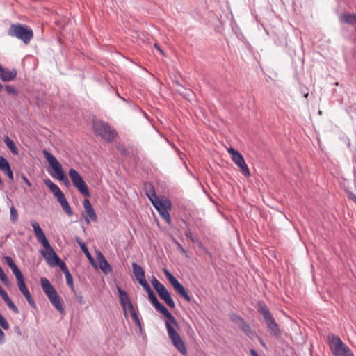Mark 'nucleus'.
<instances>
[{
	"label": "nucleus",
	"mask_w": 356,
	"mask_h": 356,
	"mask_svg": "<svg viewBox=\"0 0 356 356\" xmlns=\"http://www.w3.org/2000/svg\"><path fill=\"white\" fill-rule=\"evenodd\" d=\"M143 288L148 293V298L156 309L168 318V321H165V325L168 337L171 340L172 343L180 353L186 355L187 354V348L181 337L175 330V328L179 327V324L175 316L158 300L149 284L143 286Z\"/></svg>",
	"instance_id": "1"
},
{
	"label": "nucleus",
	"mask_w": 356,
	"mask_h": 356,
	"mask_svg": "<svg viewBox=\"0 0 356 356\" xmlns=\"http://www.w3.org/2000/svg\"><path fill=\"white\" fill-rule=\"evenodd\" d=\"M8 35L22 40L25 44H28L33 38V31L27 25L16 23L10 26Z\"/></svg>",
	"instance_id": "2"
},
{
	"label": "nucleus",
	"mask_w": 356,
	"mask_h": 356,
	"mask_svg": "<svg viewBox=\"0 0 356 356\" xmlns=\"http://www.w3.org/2000/svg\"><path fill=\"white\" fill-rule=\"evenodd\" d=\"M92 129L95 134L106 143L112 142L117 136L115 130L102 120L93 121Z\"/></svg>",
	"instance_id": "3"
},
{
	"label": "nucleus",
	"mask_w": 356,
	"mask_h": 356,
	"mask_svg": "<svg viewBox=\"0 0 356 356\" xmlns=\"http://www.w3.org/2000/svg\"><path fill=\"white\" fill-rule=\"evenodd\" d=\"M42 152L46 160L48 161L49 165L51 167V168L54 170V173L50 172L49 173L54 177H56L59 181H62L65 184H68L69 180L67 179V177L65 173V171L63 170V167L60 162L58 161V159L46 149H43Z\"/></svg>",
	"instance_id": "4"
},
{
	"label": "nucleus",
	"mask_w": 356,
	"mask_h": 356,
	"mask_svg": "<svg viewBox=\"0 0 356 356\" xmlns=\"http://www.w3.org/2000/svg\"><path fill=\"white\" fill-rule=\"evenodd\" d=\"M328 343L334 356H353L350 348L341 341L339 337L334 334L329 335Z\"/></svg>",
	"instance_id": "5"
},
{
	"label": "nucleus",
	"mask_w": 356,
	"mask_h": 356,
	"mask_svg": "<svg viewBox=\"0 0 356 356\" xmlns=\"http://www.w3.org/2000/svg\"><path fill=\"white\" fill-rule=\"evenodd\" d=\"M69 176L74 186L76 188L84 197H89L90 196V191L80 174L75 169L71 168L69 170Z\"/></svg>",
	"instance_id": "6"
},
{
	"label": "nucleus",
	"mask_w": 356,
	"mask_h": 356,
	"mask_svg": "<svg viewBox=\"0 0 356 356\" xmlns=\"http://www.w3.org/2000/svg\"><path fill=\"white\" fill-rule=\"evenodd\" d=\"M69 176L74 186L76 188L84 197H89L90 196V191L80 174L75 169L71 168L69 170Z\"/></svg>",
	"instance_id": "7"
},
{
	"label": "nucleus",
	"mask_w": 356,
	"mask_h": 356,
	"mask_svg": "<svg viewBox=\"0 0 356 356\" xmlns=\"http://www.w3.org/2000/svg\"><path fill=\"white\" fill-rule=\"evenodd\" d=\"M69 176L74 186L76 188L84 197H89L90 196V191L80 174L75 169L71 168L69 170Z\"/></svg>",
	"instance_id": "8"
},
{
	"label": "nucleus",
	"mask_w": 356,
	"mask_h": 356,
	"mask_svg": "<svg viewBox=\"0 0 356 356\" xmlns=\"http://www.w3.org/2000/svg\"><path fill=\"white\" fill-rule=\"evenodd\" d=\"M69 176L74 186L76 188L84 197H89L90 196V191L80 174L75 169L71 168L69 170Z\"/></svg>",
	"instance_id": "9"
},
{
	"label": "nucleus",
	"mask_w": 356,
	"mask_h": 356,
	"mask_svg": "<svg viewBox=\"0 0 356 356\" xmlns=\"http://www.w3.org/2000/svg\"><path fill=\"white\" fill-rule=\"evenodd\" d=\"M88 198V197L84 199L83 202L85 211L82 212V216L84 218L86 223L90 224V221L97 222V216L94 208L92 207L90 200Z\"/></svg>",
	"instance_id": "10"
},
{
	"label": "nucleus",
	"mask_w": 356,
	"mask_h": 356,
	"mask_svg": "<svg viewBox=\"0 0 356 356\" xmlns=\"http://www.w3.org/2000/svg\"><path fill=\"white\" fill-rule=\"evenodd\" d=\"M40 253L44 257L48 264L51 266H56L58 261H60V257L54 252L52 247H50L47 250L45 249V250H41Z\"/></svg>",
	"instance_id": "11"
},
{
	"label": "nucleus",
	"mask_w": 356,
	"mask_h": 356,
	"mask_svg": "<svg viewBox=\"0 0 356 356\" xmlns=\"http://www.w3.org/2000/svg\"><path fill=\"white\" fill-rule=\"evenodd\" d=\"M170 283L181 297H183L188 302H191V297L188 295L184 286L178 281V280L173 276L169 280Z\"/></svg>",
	"instance_id": "12"
},
{
	"label": "nucleus",
	"mask_w": 356,
	"mask_h": 356,
	"mask_svg": "<svg viewBox=\"0 0 356 356\" xmlns=\"http://www.w3.org/2000/svg\"><path fill=\"white\" fill-rule=\"evenodd\" d=\"M257 310L259 314H261L266 325L275 321V319L264 302L259 301L258 302Z\"/></svg>",
	"instance_id": "13"
},
{
	"label": "nucleus",
	"mask_w": 356,
	"mask_h": 356,
	"mask_svg": "<svg viewBox=\"0 0 356 356\" xmlns=\"http://www.w3.org/2000/svg\"><path fill=\"white\" fill-rule=\"evenodd\" d=\"M257 310L259 314H261L266 325L275 321V319L264 302L259 301L258 302Z\"/></svg>",
	"instance_id": "14"
},
{
	"label": "nucleus",
	"mask_w": 356,
	"mask_h": 356,
	"mask_svg": "<svg viewBox=\"0 0 356 356\" xmlns=\"http://www.w3.org/2000/svg\"><path fill=\"white\" fill-rule=\"evenodd\" d=\"M146 195L148 197L149 200L152 203L154 208L159 211L163 208L165 204V200H161L156 195L154 189L153 187H151L150 189L146 191Z\"/></svg>",
	"instance_id": "15"
},
{
	"label": "nucleus",
	"mask_w": 356,
	"mask_h": 356,
	"mask_svg": "<svg viewBox=\"0 0 356 356\" xmlns=\"http://www.w3.org/2000/svg\"><path fill=\"white\" fill-rule=\"evenodd\" d=\"M232 159L233 162L238 166L240 172L244 177H249L250 176L249 168L241 154H238L235 158H232Z\"/></svg>",
	"instance_id": "16"
},
{
	"label": "nucleus",
	"mask_w": 356,
	"mask_h": 356,
	"mask_svg": "<svg viewBox=\"0 0 356 356\" xmlns=\"http://www.w3.org/2000/svg\"><path fill=\"white\" fill-rule=\"evenodd\" d=\"M132 268H133V273L134 274V276L136 279V280L138 282V283L143 287V286H146L148 284L145 277V271L143 269V268L137 264L135 262L132 263Z\"/></svg>",
	"instance_id": "17"
},
{
	"label": "nucleus",
	"mask_w": 356,
	"mask_h": 356,
	"mask_svg": "<svg viewBox=\"0 0 356 356\" xmlns=\"http://www.w3.org/2000/svg\"><path fill=\"white\" fill-rule=\"evenodd\" d=\"M40 281L42 290L49 300L58 295L56 289L54 288L47 278L42 277Z\"/></svg>",
	"instance_id": "18"
},
{
	"label": "nucleus",
	"mask_w": 356,
	"mask_h": 356,
	"mask_svg": "<svg viewBox=\"0 0 356 356\" xmlns=\"http://www.w3.org/2000/svg\"><path fill=\"white\" fill-rule=\"evenodd\" d=\"M97 259L99 263V267L104 274L108 275L112 272V267L100 251L97 252Z\"/></svg>",
	"instance_id": "19"
},
{
	"label": "nucleus",
	"mask_w": 356,
	"mask_h": 356,
	"mask_svg": "<svg viewBox=\"0 0 356 356\" xmlns=\"http://www.w3.org/2000/svg\"><path fill=\"white\" fill-rule=\"evenodd\" d=\"M159 297L161 299H162L167 305L170 307L171 309H173L175 307V303L173 300V299L171 297V295L170 294L168 289L163 286V288H161L160 290L157 291Z\"/></svg>",
	"instance_id": "20"
},
{
	"label": "nucleus",
	"mask_w": 356,
	"mask_h": 356,
	"mask_svg": "<svg viewBox=\"0 0 356 356\" xmlns=\"http://www.w3.org/2000/svg\"><path fill=\"white\" fill-rule=\"evenodd\" d=\"M17 76V71L15 69L8 70L4 68L0 64V78L3 81H13Z\"/></svg>",
	"instance_id": "21"
},
{
	"label": "nucleus",
	"mask_w": 356,
	"mask_h": 356,
	"mask_svg": "<svg viewBox=\"0 0 356 356\" xmlns=\"http://www.w3.org/2000/svg\"><path fill=\"white\" fill-rule=\"evenodd\" d=\"M118 291L120 305L122 306V308L123 309L124 315L127 316V305L131 302L130 300V298L126 291H123L122 289H121L119 287L118 288Z\"/></svg>",
	"instance_id": "22"
},
{
	"label": "nucleus",
	"mask_w": 356,
	"mask_h": 356,
	"mask_svg": "<svg viewBox=\"0 0 356 356\" xmlns=\"http://www.w3.org/2000/svg\"><path fill=\"white\" fill-rule=\"evenodd\" d=\"M165 204L166 205L161 209H159L157 211L161 217L163 218L168 225H170L171 223V218L168 210L171 209V202L169 200L165 199Z\"/></svg>",
	"instance_id": "23"
},
{
	"label": "nucleus",
	"mask_w": 356,
	"mask_h": 356,
	"mask_svg": "<svg viewBox=\"0 0 356 356\" xmlns=\"http://www.w3.org/2000/svg\"><path fill=\"white\" fill-rule=\"evenodd\" d=\"M0 296L4 300V302L6 303V305L8 306V307L16 314H18L19 313V311L18 308L16 307V305L13 303V302L11 300L10 297L8 296V293L3 290V289L0 286Z\"/></svg>",
	"instance_id": "24"
},
{
	"label": "nucleus",
	"mask_w": 356,
	"mask_h": 356,
	"mask_svg": "<svg viewBox=\"0 0 356 356\" xmlns=\"http://www.w3.org/2000/svg\"><path fill=\"white\" fill-rule=\"evenodd\" d=\"M44 184L50 189V191L54 193L56 198L64 195L60 188L54 184L51 179H46L44 180Z\"/></svg>",
	"instance_id": "25"
},
{
	"label": "nucleus",
	"mask_w": 356,
	"mask_h": 356,
	"mask_svg": "<svg viewBox=\"0 0 356 356\" xmlns=\"http://www.w3.org/2000/svg\"><path fill=\"white\" fill-rule=\"evenodd\" d=\"M340 22L350 25L356 24V14L344 13L340 16Z\"/></svg>",
	"instance_id": "26"
},
{
	"label": "nucleus",
	"mask_w": 356,
	"mask_h": 356,
	"mask_svg": "<svg viewBox=\"0 0 356 356\" xmlns=\"http://www.w3.org/2000/svg\"><path fill=\"white\" fill-rule=\"evenodd\" d=\"M3 141L13 154L17 155L19 154L18 148L17 147L15 142L8 136H4Z\"/></svg>",
	"instance_id": "27"
},
{
	"label": "nucleus",
	"mask_w": 356,
	"mask_h": 356,
	"mask_svg": "<svg viewBox=\"0 0 356 356\" xmlns=\"http://www.w3.org/2000/svg\"><path fill=\"white\" fill-rule=\"evenodd\" d=\"M268 331L275 337H280L281 336V331L279 328L278 324L276 321L266 325Z\"/></svg>",
	"instance_id": "28"
},
{
	"label": "nucleus",
	"mask_w": 356,
	"mask_h": 356,
	"mask_svg": "<svg viewBox=\"0 0 356 356\" xmlns=\"http://www.w3.org/2000/svg\"><path fill=\"white\" fill-rule=\"evenodd\" d=\"M49 301L60 313L64 312V308L63 307L62 302L58 295L53 298Z\"/></svg>",
	"instance_id": "29"
},
{
	"label": "nucleus",
	"mask_w": 356,
	"mask_h": 356,
	"mask_svg": "<svg viewBox=\"0 0 356 356\" xmlns=\"http://www.w3.org/2000/svg\"><path fill=\"white\" fill-rule=\"evenodd\" d=\"M238 328L243 332L247 336L250 337L252 334V330L248 323L243 321L238 325Z\"/></svg>",
	"instance_id": "30"
},
{
	"label": "nucleus",
	"mask_w": 356,
	"mask_h": 356,
	"mask_svg": "<svg viewBox=\"0 0 356 356\" xmlns=\"http://www.w3.org/2000/svg\"><path fill=\"white\" fill-rule=\"evenodd\" d=\"M10 221L13 223L16 222L18 220V212L16 208L12 205L10 208Z\"/></svg>",
	"instance_id": "31"
},
{
	"label": "nucleus",
	"mask_w": 356,
	"mask_h": 356,
	"mask_svg": "<svg viewBox=\"0 0 356 356\" xmlns=\"http://www.w3.org/2000/svg\"><path fill=\"white\" fill-rule=\"evenodd\" d=\"M17 285H18L19 290L23 295L25 293H28L29 292V289H27V287L26 286V284L24 282V278L18 280Z\"/></svg>",
	"instance_id": "32"
},
{
	"label": "nucleus",
	"mask_w": 356,
	"mask_h": 356,
	"mask_svg": "<svg viewBox=\"0 0 356 356\" xmlns=\"http://www.w3.org/2000/svg\"><path fill=\"white\" fill-rule=\"evenodd\" d=\"M10 163L3 156L0 155V170L1 171H6L9 167Z\"/></svg>",
	"instance_id": "33"
},
{
	"label": "nucleus",
	"mask_w": 356,
	"mask_h": 356,
	"mask_svg": "<svg viewBox=\"0 0 356 356\" xmlns=\"http://www.w3.org/2000/svg\"><path fill=\"white\" fill-rule=\"evenodd\" d=\"M10 268H11L13 274L15 275V276L17 279V281L24 278L22 273L21 272V270L19 269V268L17 267V266L16 264L14 266H11Z\"/></svg>",
	"instance_id": "34"
},
{
	"label": "nucleus",
	"mask_w": 356,
	"mask_h": 356,
	"mask_svg": "<svg viewBox=\"0 0 356 356\" xmlns=\"http://www.w3.org/2000/svg\"><path fill=\"white\" fill-rule=\"evenodd\" d=\"M151 282L152 284L153 287L157 292L159 290L161 289V288H163V286H165L163 284H161L154 276H152L151 279Z\"/></svg>",
	"instance_id": "35"
},
{
	"label": "nucleus",
	"mask_w": 356,
	"mask_h": 356,
	"mask_svg": "<svg viewBox=\"0 0 356 356\" xmlns=\"http://www.w3.org/2000/svg\"><path fill=\"white\" fill-rule=\"evenodd\" d=\"M30 224L32 226L33 229V231L35 232V234H38V233H40V232H41L42 229H41L39 223L36 221V220H31L30 221Z\"/></svg>",
	"instance_id": "36"
},
{
	"label": "nucleus",
	"mask_w": 356,
	"mask_h": 356,
	"mask_svg": "<svg viewBox=\"0 0 356 356\" xmlns=\"http://www.w3.org/2000/svg\"><path fill=\"white\" fill-rule=\"evenodd\" d=\"M81 250L84 252V254H86V256L87 257V258L90 261V262L95 267H97V266L95 265V260H94L93 257H92V255L90 254V253L87 246L84 247L83 249H82Z\"/></svg>",
	"instance_id": "37"
},
{
	"label": "nucleus",
	"mask_w": 356,
	"mask_h": 356,
	"mask_svg": "<svg viewBox=\"0 0 356 356\" xmlns=\"http://www.w3.org/2000/svg\"><path fill=\"white\" fill-rule=\"evenodd\" d=\"M24 296L25 297V298L26 299L27 302H29V304L31 305V307H33V308L36 307V304H35L33 298H32L30 291L28 293L24 294Z\"/></svg>",
	"instance_id": "38"
},
{
	"label": "nucleus",
	"mask_w": 356,
	"mask_h": 356,
	"mask_svg": "<svg viewBox=\"0 0 356 356\" xmlns=\"http://www.w3.org/2000/svg\"><path fill=\"white\" fill-rule=\"evenodd\" d=\"M0 326L3 330H8L10 327L8 321L6 320V318L2 315H1V316H0Z\"/></svg>",
	"instance_id": "39"
},
{
	"label": "nucleus",
	"mask_w": 356,
	"mask_h": 356,
	"mask_svg": "<svg viewBox=\"0 0 356 356\" xmlns=\"http://www.w3.org/2000/svg\"><path fill=\"white\" fill-rule=\"evenodd\" d=\"M39 242L42 243V245L44 247V248L47 250L49 248L51 247V245L49 243V241L47 240L46 236H44L43 237L40 238V239H38Z\"/></svg>",
	"instance_id": "40"
},
{
	"label": "nucleus",
	"mask_w": 356,
	"mask_h": 356,
	"mask_svg": "<svg viewBox=\"0 0 356 356\" xmlns=\"http://www.w3.org/2000/svg\"><path fill=\"white\" fill-rule=\"evenodd\" d=\"M231 320L233 323H234L235 324H237L238 325L243 321H244L243 318H241V316L236 315V314H232L231 315Z\"/></svg>",
	"instance_id": "41"
},
{
	"label": "nucleus",
	"mask_w": 356,
	"mask_h": 356,
	"mask_svg": "<svg viewBox=\"0 0 356 356\" xmlns=\"http://www.w3.org/2000/svg\"><path fill=\"white\" fill-rule=\"evenodd\" d=\"M65 277H66V281H67V285L70 288L72 289L74 287V284H73V278H72V276L71 273L69 272L67 273H65Z\"/></svg>",
	"instance_id": "42"
},
{
	"label": "nucleus",
	"mask_w": 356,
	"mask_h": 356,
	"mask_svg": "<svg viewBox=\"0 0 356 356\" xmlns=\"http://www.w3.org/2000/svg\"><path fill=\"white\" fill-rule=\"evenodd\" d=\"M62 208L69 216H73L74 213L70 206L69 202H67V203H66V204L63 205V207H62Z\"/></svg>",
	"instance_id": "43"
},
{
	"label": "nucleus",
	"mask_w": 356,
	"mask_h": 356,
	"mask_svg": "<svg viewBox=\"0 0 356 356\" xmlns=\"http://www.w3.org/2000/svg\"><path fill=\"white\" fill-rule=\"evenodd\" d=\"M185 235L187 238H190L192 242H197V238L195 236H193L192 232L190 229H187V230L185 232Z\"/></svg>",
	"instance_id": "44"
},
{
	"label": "nucleus",
	"mask_w": 356,
	"mask_h": 356,
	"mask_svg": "<svg viewBox=\"0 0 356 356\" xmlns=\"http://www.w3.org/2000/svg\"><path fill=\"white\" fill-rule=\"evenodd\" d=\"M57 266H58L60 268L61 270L63 272L64 274L70 272L66 264L61 259L60 261H58Z\"/></svg>",
	"instance_id": "45"
},
{
	"label": "nucleus",
	"mask_w": 356,
	"mask_h": 356,
	"mask_svg": "<svg viewBox=\"0 0 356 356\" xmlns=\"http://www.w3.org/2000/svg\"><path fill=\"white\" fill-rule=\"evenodd\" d=\"M131 317L133 318V321L136 323V324L137 325H138L139 327H140V318L137 314L136 312H132V314H131Z\"/></svg>",
	"instance_id": "46"
},
{
	"label": "nucleus",
	"mask_w": 356,
	"mask_h": 356,
	"mask_svg": "<svg viewBox=\"0 0 356 356\" xmlns=\"http://www.w3.org/2000/svg\"><path fill=\"white\" fill-rule=\"evenodd\" d=\"M5 88L9 94H17L15 88L11 85H6Z\"/></svg>",
	"instance_id": "47"
},
{
	"label": "nucleus",
	"mask_w": 356,
	"mask_h": 356,
	"mask_svg": "<svg viewBox=\"0 0 356 356\" xmlns=\"http://www.w3.org/2000/svg\"><path fill=\"white\" fill-rule=\"evenodd\" d=\"M5 260H6V264L8 265V266L10 268H11V266H14L15 265V263L14 262L13 258L10 256H6L5 257Z\"/></svg>",
	"instance_id": "48"
},
{
	"label": "nucleus",
	"mask_w": 356,
	"mask_h": 356,
	"mask_svg": "<svg viewBox=\"0 0 356 356\" xmlns=\"http://www.w3.org/2000/svg\"><path fill=\"white\" fill-rule=\"evenodd\" d=\"M58 202L60 203L61 207H63V205L66 204V203L68 202L67 200L66 199L65 195H63L62 196L57 198Z\"/></svg>",
	"instance_id": "49"
},
{
	"label": "nucleus",
	"mask_w": 356,
	"mask_h": 356,
	"mask_svg": "<svg viewBox=\"0 0 356 356\" xmlns=\"http://www.w3.org/2000/svg\"><path fill=\"white\" fill-rule=\"evenodd\" d=\"M3 172L8 176V177L10 180L13 181L14 179L13 172V171L11 170L10 166L6 171H3Z\"/></svg>",
	"instance_id": "50"
},
{
	"label": "nucleus",
	"mask_w": 356,
	"mask_h": 356,
	"mask_svg": "<svg viewBox=\"0 0 356 356\" xmlns=\"http://www.w3.org/2000/svg\"><path fill=\"white\" fill-rule=\"evenodd\" d=\"M228 152L229 154H232V158H235L236 156H238V154H240L241 153L237 151V150H235L234 148L232 147H230L229 149H228Z\"/></svg>",
	"instance_id": "51"
},
{
	"label": "nucleus",
	"mask_w": 356,
	"mask_h": 356,
	"mask_svg": "<svg viewBox=\"0 0 356 356\" xmlns=\"http://www.w3.org/2000/svg\"><path fill=\"white\" fill-rule=\"evenodd\" d=\"M75 240L80 246L81 250L86 246V245L83 242V241L79 237H76Z\"/></svg>",
	"instance_id": "52"
},
{
	"label": "nucleus",
	"mask_w": 356,
	"mask_h": 356,
	"mask_svg": "<svg viewBox=\"0 0 356 356\" xmlns=\"http://www.w3.org/2000/svg\"><path fill=\"white\" fill-rule=\"evenodd\" d=\"M163 272H164V274L165 275V277H167V279L169 280L170 278L173 277V275L168 270H167L166 268H164L163 269Z\"/></svg>",
	"instance_id": "53"
},
{
	"label": "nucleus",
	"mask_w": 356,
	"mask_h": 356,
	"mask_svg": "<svg viewBox=\"0 0 356 356\" xmlns=\"http://www.w3.org/2000/svg\"><path fill=\"white\" fill-rule=\"evenodd\" d=\"M77 300H78V302L81 305H83L86 303V300L82 296H78Z\"/></svg>",
	"instance_id": "54"
},
{
	"label": "nucleus",
	"mask_w": 356,
	"mask_h": 356,
	"mask_svg": "<svg viewBox=\"0 0 356 356\" xmlns=\"http://www.w3.org/2000/svg\"><path fill=\"white\" fill-rule=\"evenodd\" d=\"M5 341V334L0 328V343H3Z\"/></svg>",
	"instance_id": "55"
},
{
	"label": "nucleus",
	"mask_w": 356,
	"mask_h": 356,
	"mask_svg": "<svg viewBox=\"0 0 356 356\" xmlns=\"http://www.w3.org/2000/svg\"><path fill=\"white\" fill-rule=\"evenodd\" d=\"M177 245L178 249L181 251V252L182 254H186V250L183 248V246L179 243L177 242Z\"/></svg>",
	"instance_id": "56"
},
{
	"label": "nucleus",
	"mask_w": 356,
	"mask_h": 356,
	"mask_svg": "<svg viewBox=\"0 0 356 356\" xmlns=\"http://www.w3.org/2000/svg\"><path fill=\"white\" fill-rule=\"evenodd\" d=\"M127 306L128 307V309H129L131 314H132V312H136L135 311L134 305L131 302L130 304L127 305Z\"/></svg>",
	"instance_id": "57"
},
{
	"label": "nucleus",
	"mask_w": 356,
	"mask_h": 356,
	"mask_svg": "<svg viewBox=\"0 0 356 356\" xmlns=\"http://www.w3.org/2000/svg\"><path fill=\"white\" fill-rule=\"evenodd\" d=\"M22 179H23V180L24 181V182H25V183H26L29 186H31V184L30 181L28 179V178H27L26 176L23 175V176H22Z\"/></svg>",
	"instance_id": "58"
},
{
	"label": "nucleus",
	"mask_w": 356,
	"mask_h": 356,
	"mask_svg": "<svg viewBox=\"0 0 356 356\" xmlns=\"http://www.w3.org/2000/svg\"><path fill=\"white\" fill-rule=\"evenodd\" d=\"M35 236L37 237V239H40V238L45 236V234H44V232L42 230L41 232H40V233L36 234Z\"/></svg>",
	"instance_id": "59"
},
{
	"label": "nucleus",
	"mask_w": 356,
	"mask_h": 356,
	"mask_svg": "<svg viewBox=\"0 0 356 356\" xmlns=\"http://www.w3.org/2000/svg\"><path fill=\"white\" fill-rule=\"evenodd\" d=\"M14 330H15V332L17 334H19V335H21V334H22L21 330H20V328H19V326H15V328H14Z\"/></svg>",
	"instance_id": "60"
},
{
	"label": "nucleus",
	"mask_w": 356,
	"mask_h": 356,
	"mask_svg": "<svg viewBox=\"0 0 356 356\" xmlns=\"http://www.w3.org/2000/svg\"><path fill=\"white\" fill-rule=\"evenodd\" d=\"M350 198L356 204V195L353 193L350 195Z\"/></svg>",
	"instance_id": "61"
},
{
	"label": "nucleus",
	"mask_w": 356,
	"mask_h": 356,
	"mask_svg": "<svg viewBox=\"0 0 356 356\" xmlns=\"http://www.w3.org/2000/svg\"><path fill=\"white\" fill-rule=\"evenodd\" d=\"M154 47L158 49V51H159V52H161V54H164L163 51L160 48V47L156 43L154 44Z\"/></svg>",
	"instance_id": "62"
},
{
	"label": "nucleus",
	"mask_w": 356,
	"mask_h": 356,
	"mask_svg": "<svg viewBox=\"0 0 356 356\" xmlns=\"http://www.w3.org/2000/svg\"><path fill=\"white\" fill-rule=\"evenodd\" d=\"M195 243L198 244L200 248H204L202 243L198 238H197V242H195Z\"/></svg>",
	"instance_id": "63"
},
{
	"label": "nucleus",
	"mask_w": 356,
	"mask_h": 356,
	"mask_svg": "<svg viewBox=\"0 0 356 356\" xmlns=\"http://www.w3.org/2000/svg\"><path fill=\"white\" fill-rule=\"evenodd\" d=\"M259 341H260L261 344L263 346H266V345H265L264 342L263 341V340H262L261 338H259Z\"/></svg>",
	"instance_id": "64"
}]
</instances>
